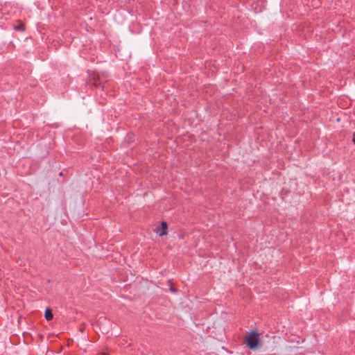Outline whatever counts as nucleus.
<instances>
[{"mask_svg": "<svg viewBox=\"0 0 355 355\" xmlns=\"http://www.w3.org/2000/svg\"><path fill=\"white\" fill-rule=\"evenodd\" d=\"M259 342V334L255 331H251L248 336L245 337V343L247 346L251 349H254L257 347Z\"/></svg>", "mask_w": 355, "mask_h": 355, "instance_id": "1", "label": "nucleus"}, {"mask_svg": "<svg viewBox=\"0 0 355 355\" xmlns=\"http://www.w3.org/2000/svg\"><path fill=\"white\" fill-rule=\"evenodd\" d=\"M168 228V225L166 222H162L161 226L159 227L158 230L157 231V233L159 234V236H162L164 235H166L167 234L166 230Z\"/></svg>", "mask_w": 355, "mask_h": 355, "instance_id": "2", "label": "nucleus"}, {"mask_svg": "<svg viewBox=\"0 0 355 355\" xmlns=\"http://www.w3.org/2000/svg\"><path fill=\"white\" fill-rule=\"evenodd\" d=\"M53 318L52 311L50 309H46L45 311V318L46 320H51Z\"/></svg>", "mask_w": 355, "mask_h": 355, "instance_id": "3", "label": "nucleus"}, {"mask_svg": "<svg viewBox=\"0 0 355 355\" xmlns=\"http://www.w3.org/2000/svg\"><path fill=\"white\" fill-rule=\"evenodd\" d=\"M15 29L19 31H25V24L20 22L19 25L15 26Z\"/></svg>", "mask_w": 355, "mask_h": 355, "instance_id": "4", "label": "nucleus"}, {"mask_svg": "<svg viewBox=\"0 0 355 355\" xmlns=\"http://www.w3.org/2000/svg\"><path fill=\"white\" fill-rule=\"evenodd\" d=\"M352 141L355 144V132L354 133L353 135V139H352Z\"/></svg>", "mask_w": 355, "mask_h": 355, "instance_id": "5", "label": "nucleus"}]
</instances>
